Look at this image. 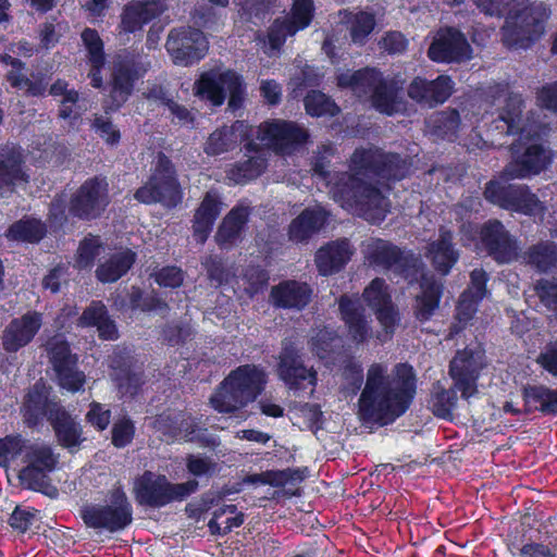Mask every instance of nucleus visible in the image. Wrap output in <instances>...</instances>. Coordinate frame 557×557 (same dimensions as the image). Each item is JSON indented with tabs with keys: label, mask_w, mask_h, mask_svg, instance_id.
Returning a JSON list of instances; mask_svg holds the SVG:
<instances>
[{
	"label": "nucleus",
	"mask_w": 557,
	"mask_h": 557,
	"mask_svg": "<svg viewBox=\"0 0 557 557\" xmlns=\"http://www.w3.org/2000/svg\"><path fill=\"white\" fill-rule=\"evenodd\" d=\"M28 441L21 433L0 437V467L8 468L12 461L25 454Z\"/></svg>",
	"instance_id": "6e6d98bb"
},
{
	"label": "nucleus",
	"mask_w": 557,
	"mask_h": 557,
	"mask_svg": "<svg viewBox=\"0 0 557 557\" xmlns=\"http://www.w3.org/2000/svg\"><path fill=\"white\" fill-rule=\"evenodd\" d=\"M484 199L500 209L533 215L542 209V202L529 186L491 180L483 190Z\"/></svg>",
	"instance_id": "f8f14e48"
},
{
	"label": "nucleus",
	"mask_w": 557,
	"mask_h": 557,
	"mask_svg": "<svg viewBox=\"0 0 557 557\" xmlns=\"http://www.w3.org/2000/svg\"><path fill=\"white\" fill-rule=\"evenodd\" d=\"M23 461L26 465L17 475L22 487L48 495V488L52 487L48 475L57 468L58 455L47 444H29Z\"/></svg>",
	"instance_id": "ddd939ff"
},
{
	"label": "nucleus",
	"mask_w": 557,
	"mask_h": 557,
	"mask_svg": "<svg viewBox=\"0 0 557 557\" xmlns=\"http://www.w3.org/2000/svg\"><path fill=\"white\" fill-rule=\"evenodd\" d=\"M137 255L129 248L112 253L107 260L100 262L95 271L96 278L102 284L117 282L133 268Z\"/></svg>",
	"instance_id": "58836bf2"
},
{
	"label": "nucleus",
	"mask_w": 557,
	"mask_h": 557,
	"mask_svg": "<svg viewBox=\"0 0 557 557\" xmlns=\"http://www.w3.org/2000/svg\"><path fill=\"white\" fill-rule=\"evenodd\" d=\"M348 168L349 172L335 173L330 193L343 209L362 216L380 209L384 195L380 187L361 176L389 184L404 180L409 173V164L399 153L373 145L357 147L349 158Z\"/></svg>",
	"instance_id": "f257e3e1"
},
{
	"label": "nucleus",
	"mask_w": 557,
	"mask_h": 557,
	"mask_svg": "<svg viewBox=\"0 0 557 557\" xmlns=\"http://www.w3.org/2000/svg\"><path fill=\"white\" fill-rule=\"evenodd\" d=\"M534 289L541 302L557 314V278H540Z\"/></svg>",
	"instance_id": "774afa93"
},
{
	"label": "nucleus",
	"mask_w": 557,
	"mask_h": 557,
	"mask_svg": "<svg viewBox=\"0 0 557 557\" xmlns=\"http://www.w3.org/2000/svg\"><path fill=\"white\" fill-rule=\"evenodd\" d=\"M312 296V287L297 280H284L272 286L270 290V301L273 307L285 310H304L311 302Z\"/></svg>",
	"instance_id": "c85d7f7f"
},
{
	"label": "nucleus",
	"mask_w": 557,
	"mask_h": 557,
	"mask_svg": "<svg viewBox=\"0 0 557 557\" xmlns=\"http://www.w3.org/2000/svg\"><path fill=\"white\" fill-rule=\"evenodd\" d=\"M455 85L454 79L447 74H441L434 79L417 75L407 86V96L418 104L435 108L451 97Z\"/></svg>",
	"instance_id": "412c9836"
},
{
	"label": "nucleus",
	"mask_w": 557,
	"mask_h": 557,
	"mask_svg": "<svg viewBox=\"0 0 557 557\" xmlns=\"http://www.w3.org/2000/svg\"><path fill=\"white\" fill-rule=\"evenodd\" d=\"M523 109L524 100L522 96L513 92L509 94L499 116L493 122L495 129L505 135H518L520 139L530 138L522 117Z\"/></svg>",
	"instance_id": "72a5a7b5"
},
{
	"label": "nucleus",
	"mask_w": 557,
	"mask_h": 557,
	"mask_svg": "<svg viewBox=\"0 0 557 557\" xmlns=\"http://www.w3.org/2000/svg\"><path fill=\"white\" fill-rule=\"evenodd\" d=\"M79 92L71 88V91L60 101L58 117L72 123L81 120L85 109L79 104Z\"/></svg>",
	"instance_id": "69168bd1"
},
{
	"label": "nucleus",
	"mask_w": 557,
	"mask_h": 557,
	"mask_svg": "<svg viewBox=\"0 0 557 557\" xmlns=\"http://www.w3.org/2000/svg\"><path fill=\"white\" fill-rule=\"evenodd\" d=\"M226 13L223 9L202 2L195 5L190 12V21L198 28L206 30H218L223 24Z\"/></svg>",
	"instance_id": "3c124183"
},
{
	"label": "nucleus",
	"mask_w": 557,
	"mask_h": 557,
	"mask_svg": "<svg viewBox=\"0 0 557 557\" xmlns=\"http://www.w3.org/2000/svg\"><path fill=\"white\" fill-rule=\"evenodd\" d=\"M49 422L61 447L72 449L78 447L84 441L82 425L64 407L53 410Z\"/></svg>",
	"instance_id": "e433bc0d"
},
{
	"label": "nucleus",
	"mask_w": 557,
	"mask_h": 557,
	"mask_svg": "<svg viewBox=\"0 0 557 557\" xmlns=\"http://www.w3.org/2000/svg\"><path fill=\"white\" fill-rule=\"evenodd\" d=\"M458 388L454 386L445 388L441 381L432 384L429 405L435 417L441 419H450L456 408Z\"/></svg>",
	"instance_id": "de8ad7c7"
},
{
	"label": "nucleus",
	"mask_w": 557,
	"mask_h": 557,
	"mask_svg": "<svg viewBox=\"0 0 557 557\" xmlns=\"http://www.w3.org/2000/svg\"><path fill=\"white\" fill-rule=\"evenodd\" d=\"M261 140L277 156H293L310 140L309 131L295 121L272 119L260 125Z\"/></svg>",
	"instance_id": "2eb2a0df"
},
{
	"label": "nucleus",
	"mask_w": 557,
	"mask_h": 557,
	"mask_svg": "<svg viewBox=\"0 0 557 557\" xmlns=\"http://www.w3.org/2000/svg\"><path fill=\"white\" fill-rule=\"evenodd\" d=\"M511 547L520 557H557V517L550 516L539 524L536 539L516 540Z\"/></svg>",
	"instance_id": "a878e982"
},
{
	"label": "nucleus",
	"mask_w": 557,
	"mask_h": 557,
	"mask_svg": "<svg viewBox=\"0 0 557 557\" xmlns=\"http://www.w3.org/2000/svg\"><path fill=\"white\" fill-rule=\"evenodd\" d=\"M201 264L206 270L208 280L215 287H220L228 283L231 273L222 256L209 255L202 260Z\"/></svg>",
	"instance_id": "bf43d9fd"
},
{
	"label": "nucleus",
	"mask_w": 557,
	"mask_h": 557,
	"mask_svg": "<svg viewBox=\"0 0 557 557\" xmlns=\"http://www.w3.org/2000/svg\"><path fill=\"white\" fill-rule=\"evenodd\" d=\"M528 0H474L475 4L490 15H511L513 21L506 22L504 41L515 48L527 49L545 33V25L550 16V9L543 2L531 3L521 10Z\"/></svg>",
	"instance_id": "7ed1b4c3"
},
{
	"label": "nucleus",
	"mask_w": 557,
	"mask_h": 557,
	"mask_svg": "<svg viewBox=\"0 0 557 557\" xmlns=\"http://www.w3.org/2000/svg\"><path fill=\"white\" fill-rule=\"evenodd\" d=\"M81 39L85 47L88 62L107 61L104 42L97 29L85 27L81 33Z\"/></svg>",
	"instance_id": "680f3d73"
},
{
	"label": "nucleus",
	"mask_w": 557,
	"mask_h": 557,
	"mask_svg": "<svg viewBox=\"0 0 557 557\" xmlns=\"http://www.w3.org/2000/svg\"><path fill=\"white\" fill-rule=\"evenodd\" d=\"M183 197L175 164L169 156L159 151L148 181L135 190L134 199L144 205L160 203L174 209L183 201Z\"/></svg>",
	"instance_id": "39448f33"
},
{
	"label": "nucleus",
	"mask_w": 557,
	"mask_h": 557,
	"mask_svg": "<svg viewBox=\"0 0 557 557\" xmlns=\"http://www.w3.org/2000/svg\"><path fill=\"white\" fill-rule=\"evenodd\" d=\"M362 299L373 311L385 335L392 338L400 321L398 308L393 302L388 284L382 277H374L363 289Z\"/></svg>",
	"instance_id": "6ab92c4d"
},
{
	"label": "nucleus",
	"mask_w": 557,
	"mask_h": 557,
	"mask_svg": "<svg viewBox=\"0 0 557 557\" xmlns=\"http://www.w3.org/2000/svg\"><path fill=\"white\" fill-rule=\"evenodd\" d=\"M511 150L513 157L500 175L506 181L537 175L552 163L550 151L540 143L529 144L521 153H518L516 145H512Z\"/></svg>",
	"instance_id": "aec40b11"
},
{
	"label": "nucleus",
	"mask_w": 557,
	"mask_h": 557,
	"mask_svg": "<svg viewBox=\"0 0 557 557\" xmlns=\"http://www.w3.org/2000/svg\"><path fill=\"white\" fill-rule=\"evenodd\" d=\"M375 27L374 14L359 11L350 20V38L354 44H363Z\"/></svg>",
	"instance_id": "052dcab7"
},
{
	"label": "nucleus",
	"mask_w": 557,
	"mask_h": 557,
	"mask_svg": "<svg viewBox=\"0 0 557 557\" xmlns=\"http://www.w3.org/2000/svg\"><path fill=\"white\" fill-rule=\"evenodd\" d=\"M44 323V315L37 310H29L18 318H13L5 326L2 346L7 352H16L33 342Z\"/></svg>",
	"instance_id": "b1692460"
},
{
	"label": "nucleus",
	"mask_w": 557,
	"mask_h": 557,
	"mask_svg": "<svg viewBox=\"0 0 557 557\" xmlns=\"http://www.w3.org/2000/svg\"><path fill=\"white\" fill-rule=\"evenodd\" d=\"M140 77L139 64L133 57H119L113 61L109 96L115 109H120L129 99Z\"/></svg>",
	"instance_id": "4be33fe9"
},
{
	"label": "nucleus",
	"mask_w": 557,
	"mask_h": 557,
	"mask_svg": "<svg viewBox=\"0 0 557 557\" xmlns=\"http://www.w3.org/2000/svg\"><path fill=\"white\" fill-rule=\"evenodd\" d=\"M222 205L216 190H209L205 194L191 221L193 237L197 244L203 245L209 238L214 223L221 214Z\"/></svg>",
	"instance_id": "473e14b6"
},
{
	"label": "nucleus",
	"mask_w": 557,
	"mask_h": 557,
	"mask_svg": "<svg viewBox=\"0 0 557 557\" xmlns=\"http://www.w3.org/2000/svg\"><path fill=\"white\" fill-rule=\"evenodd\" d=\"M109 191V183L106 176L88 177L71 195L69 214L84 222L100 219L111 202Z\"/></svg>",
	"instance_id": "9d476101"
},
{
	"label": "nucleus",
	"mask_w": 557,
	"mask_h": 557,
	"mask_svg": "<svg viewBox=\"0 0 557 557\" xmlns=\"http://www.w3.org/2000/svg\"><path fill=\"white\" fill-rule=\"evenodd\" d=\"M382 75L379 69L366 66L338 74L336 82L339 88H349L358 95H371Z\"/></svg>",
	"instance_id": "37998d69"
},
{
	"label": "nucleus",
	"mask_w": 557,
	"mask_h": 557,
	"mask_svg": "<svg viewBox=\"0 0 557 557\" xmlns=\"http://www.w3.org/2000/svg\"><path fill=\"white\" fill-rule=\"evenodd\" d=\"M115 369L119 370L116 376L119 392L123 396L136 397L145 384L144 371H135L131 366H117Z\"/></svg>",
	"instance_id": "5fc2aeb1"
},
{
	"label": "nucleus",
	"mask_w": 557,
	"mask_h": 557,
	"mask_svg": "<svg viewBox=\"0 0 557 557\" xmlns=\"http://www.w3.org/2000/svg\"><path fill=\"white\" fill-rule=\"evenodd\" d=\"M313 0H293L290 15L285 20L295 27L294 30H302L307 28L314 17Z\"/></svg>",
	"instance_id": "13d9d810"
},
{
	"label": "nucleus",
	"mask_w": 557,
	"mask_h": 557,
	"mask_svg": "<svg viewBox=\"0 0 557 557\" xmlns=\"http://www.w3.org/2000/svg\"><path fill=\"white\" fill-rule=\"evenodd\" d=\"M426 54L435 63L461 64L472 59L473 49L459 28L443 26L433 37Z\"/></svg>",
	"instance_id": "f3484780"
},
{
	"label": "nucleus",
	"mask_w": 557,
	"mask_h": 557,
	"mask_svg": "<svg viewBox=\"0 0 557 557\" xmlns=\"http://www.w3.org/2000/svg\"><path fill=\"white\" fill-rule=\"evenodd\" d=\"M101 243L97 237H85L81 240L76 252V264L79 269H89L99 255Z\"/></svg>",
	"instance_id": "338daca9"
},
{
	"label": "nucleus",
	"mask_w": 557,
	"mask_h": 557,
	"mask_svg": "<svg viewBox=\"0 0 557 557\" xmlns=\"http://www.w3.org/2000/svg\"><path fill=\"white\" fill-rule=\"evenodd\" d=\"M249 208L235 206L223 218L215 233V243L220 247H227L236 243L249 221Z\"/></svg>",
	"instance_id": "a19ab883"
},
{
	"label": "nucleus",
	"mask_w": 557,
	"mask_h": 557,
	"mask_svg": "<svg viewBox=\"0 0 557 557\" xmlns=\"http://www.w3.org/2000/svg\"><path fill=\"white\" fill-rule=\"evenodd\" d=\"M460 233L470 240H473V234H476L478 247L497 264H509L519 257L520 246L517 237L498 219H490L481 225L463 223Z\"/></svg>",
	"instance_id": "6e6552de"
},
{
	"label": "nucleus",
	"mask_w": 557,
	"mask_h": 557,
	"mask_svg": "<svg viewBox=\"0 0 557 557\" xmlns=\"http://www.w3.org/2000/svg\"><path fill=\"white\" fill-rule=\"evenodd\" d=\"M366 261L369 265L382 270H394L410 283L417 278L420 261L411 252H405L399 246L389 240L374 238L367 246Z\"/></svg>",
	"instance_id": "9b49d317"
},
{
	"label": "nucleus",
	"mask_w": 557,
	"mask_h": 557,
	"mask_svg": "<svg viewBox=\"0 0 557 557\" xmlns=\"http://www.w3.org/2000/svg\"><path fill=\"white\" fill-rule=\"evenodd\" d=\"M199 488L195 479L173 483L165 474L144 471L134 481L133 494L136 503L146 508H162L187 499Z\"/></svg>",
	"instance_id": "423d86ee"
},
{
	"label": "nucleus",
	"mask_w": 557,
	"mask_h": 557,
	"mask_svg": "<svg viewBox=\"0 0 557 557\" xmlns=\"http://www.w3.org/2000/svg\"><path fill=\"white\" fill-rule=\"evenodd\" d=\"M527 412L537 410L545 416H557V388L546 385H527L522 388Z\"/></svg>",
	"instance_id": "79ce46f5"
},
{
	"label": "nucleus",
	"mask_w": 557,
	"mask_h": 557,
	"mask_svg": "<svg viewBox=\"0 0 557 557\" xmlns=\"http://www.w3.org/2000/svg\"><path fill=\"white\" fill-rule=\"evenodd\" d=\"M306 113L312 117L336 116L341 109L335 101L321 90L311 89L304 98Z\"/></svg>",
	"instance_id": "603ef678"
},
{
	"label": "nucleus",
	"mask_w": 557,
	"mask_h": 557,
	"mask_svg": "<svg viewBox=\"0 0 557 557\" xmlns=\"http://www.w3.org/2000/svg\"><path fill=\"white\" fill-rule=\"evenodd\" d=\"M79 515L87 528L116 533L133 522V506L124 488L115 486L108 494V504L86 505Z\"/></svg>",
	"instance_id": "1a4fd4ad"
},
{
	"label": "nucleus",
	"mask_w": 557,
	"mask_h": 557,
	"mask_svg": "<svg viewBox=\"0 0 557 557\" xmlns=\"http://www.w3.org/2000/svg\"><path fill=\"white\" fill-rule=\"evenodd\" d=\"M0 62L12 67L5 74V79L12 88L23 91L25 97L39 98L46 95L49 85L46 74L37 72L27 77L23 73L26 70V63L8 53L0 54Z\"/></svg>",
	"instance_id": "393cba45"
},
{
	"label": "nucleus",
	"mask_w": 557,
	"mask_h": 557,
	"mask_svg": "<svg viewBox=\"0 0 557 557\" xmlns=\"http://www.w3.org/2000/svg\"><path fill=\"white\" fill-rule=\"evenodd\" d=\"M244 121H235L231 126L223 125L214 129L203 145L207 156L215 157L232 151L237 146V132L244 128Z\"/></svg>",
	"instance_id": "a18cd8bd"
},
{
	"label": "nucleus",
	"mask_w": 557,
	"mask_h": 557,
	"mask_svg": "<svg viewBox=\"0 0 557 557\" xmlns=\"http://www.w3.org/2000/svg\"><path fill=\"white\" fill-rule=\"evenodd\" d=\"M265 371L253 363L232 370L216 386L210 404L220 413H234L253 403L264 391Z\"/></svg>",
	"instance_id": "20e7f679"
},
{
	"label": "nucleus",
	"mask_w": 557,
	"mask_h": 557,
	"mask_svg": "<svg viewBox=\"0 0 557 557\" xmlns=\"http://www.w3.org/2000/svg\"><path fill=\"white\" fill-rule=\"evenodd\" d=\"M276 374L285 386L297 393L318 384V372L313 366L305 363V356L294 342L283 343L277 357Z\"/></svg>",
	"instance_id": "dca6fc26"
},
{
	"label": "nucleus",
	"mask_w": 557,
	"mask_h": 557,
	"mask_svg": "<svg viewBox=\"0 0 557 557\" xmlns=\"http://www.w3.org/2000/svg\"><path fill=\"white\" fill-rule=\"evenodd\" d=\"M339 319L344 323L348 339L359 346L373 336L371 322L358 298L342 295L337 299Z\"/></svg>",
	"instance_id": "5701e85b"
},
{
	"label": "nucleus",
	"mask_w": 557,
	"mask_h": 557,
	"mask_svg": "<svg viewBox=\"0 0 557 557\" xmlns=\"http://www.w3.org/2000/svg\"><path fill=\"white\" fill-rule=\"evenodd\" d=\"M326 223V212L323 209H304L288 225V239L299 244L308 242L320 232Z\"/></svg>",
	"instance_id": "c9c22d12"
},
{
	"label": "nucleus",
	"mask_w": 557,
	"mask_h": 557,
	"mask_svg": "<svg viewBox=\"0 0 557 557\" xmlns=\"http://www.w3.org/2000/svg\"><path fill=\"white\" fill-rule=\"evenodd\" d=\"M483 359L481 351L466 347L457 350L449 362L448 374L465 400L479 393L478 381L484 368Z\"/></svg>",
	"instance_id": "a211bd4d"
},
{
	"label": "nucleus",
	"mask_w": 557,
	"mask_h": 557,
	"mask_svg": "<svg viewBox=\"0 0 557 557\" xmlns=\"http://www.w3.org/2000/svg\"><path fill=\"white\" fill-rule=\"evenodd\" d=\"M206 34L193 26L172 28L166 37L165 49L175 65L193 66L206 58L209 51Z\"/></svg>",
	"instance_id": "4468645a"
},
{
	"label": "nucleus",
	"mask_w": 557,
	"mask_h": 557,
	"mask_svg": "<svg viewBox=\"0 0 557 557\" xmlns=\"http://www.w3.org/2000/svg\"><path fill=\"white\" fill-rule=\"evenodd\" d=\"M416 394L417 376L411 364L399 362L388 374L382 363H372L358 399L360 418L380 426L389 425L409 410Z\"/></svg>",
	"instance_id": "f03ea898"
},
{
	"label": "nucleus",
	"mask_w": 557,
	"mask_h": 557,
	"mask_svg": "<svg viewBox=\"0 0 557 557\" xmlns=\"http://www.w3.org/2000/svg\"><path fill=\"white\" fill-rule=\"evenodd\" d=\"M239 18L256 26L262 24L270 13L265 0H235Z\"/></svg>",
	"instance_id": "4d7b16f0"
},
{
	"label": "nucleus",
	"mask_w": 557,
	"mask_h": 557,
	"mask_svg": "<svg viewBox=\"0 0 557 557\" xmlns=\"http://www.w3.org/2000/svg\"><path fill=\"white\" fill-rule=\"evenodd\" d=\"M267 168L265 154L249 156L247 160L232 164L226 170V177L235 184H245L262 175Z\"/></svg>",
	"instance_id": "49530a36"
},
{
	"label": "nucleus",
	"mask_w": 557,
	"mask_h": 557,
	"mask_svg": "<svg viewBox=\"0 0 557 557\" xmlns=\"http://www.w3.org/2000/svg\"><path fill=\"white\" fill-rule=\"evenodd\" d=\"M40 519V510L29 506L16 505L7 522L13 533L24 535L30 532L33 527L38 523Z\"/></svg>",
	"instance_id": "864d4df0"
},
{
	"label": "nucleus",
	"mask_w": 557,
	"mask_h": 557,
	"mask_svg": "<svg viewBox=\"0 0 557 557\" xmlns=\"http://www.w3.org/2000/svg\"><path fill=\"white\" fill-rule=\"evenodd\" d=\"M525 264L539 273H550L557 269V244L553 240H542L533 244L523 252Z\"/></svg>",
	"instance_id": "c03bdc74"
},
{
	"label": "nucleus",
	"mask_w": 557,
	"mask_h": 557,
	"mask_svg": "<svg viewBox=\"0 0 557 557\" xmlns=\"http://www.w3.org/2000/svg\"><path fill=\"white\" fill-rule=\"evenodd\" d=\"M354 248L347 238L330 240L321 246L314 255L318 273L331 276L341 272L351 260Z\"/></svg>",
	"instance_id": "cd10ccee"
},
{
	"label": "nucleus",
	"mask_w": 557,
	"mask_h": 557,
	"mask_svg": "<svg viewBox=\"0 0 557 557\" xmlns=\"http://www.w3.org/2000/svg\"><path fill=\"white\" fill-rule=\"evenodd\" d=\"M451 230L441 226L438 237L426 246L425 257L436 273L446 276L460 258V251L454 243Z\"/></svg>",
	"instance_id": "bb28decb"
},
{
	"label": "nucleus",
	"mask_w": 557,
	"mask_h": 557,
	"mask_svg": "<svg viewBox=\"0 0 557 557\" xmlns=\"http://www.w3.org/2000/svg\"><path fill=\"white\" fill-rule=\"evenodd\" d=\"M46 351L54 372L78 364V356L72 351L70 343L62 335L50 337Z\"/></svg>",
	"instance_id": "09e8293b"
},
{
	"label": "nucleus",
	"mask_w": 557,
	"mask_h": 557,
	"mask_svg": "<svg viewBox=\"0 0 557 557\" xmlns=\"http://www.w3.org/2000/svg\"><path fill=\"white\" fill-rule=\"evenodd\" d=\"M196 94L212 106L220 107L228 97V107L237 111L244 107L247 85L244 76L233 69L212 67L200 74L195 83Z\"/></svg>",
	"instance_id": "0eeeda50"
},
{
	"label": "nucleus",
	"mask_w": 557,
	"mask_h": 557,
	"mask_svg": "<svg viewBox=\"0 0 557 557\" xmlns=\"http://www.w3.org/2000/svg\"><path fill=\"white\" fill-rule=\"evenodd\" d=\"M164 11L160 0H132L122 10L120 34H135Z\"/></svg>",
	"instance_id": "c756f323"
},
{
	"label": "nucleus",
	"mask_w": 557,
	"mask_h": 557,
	"mask_svg": "<svg viewBox=\"0 0 557 557\" xmlns=\"http://www.w3.org/2000/svg\"><path fill=\"white\" fill-rule=\"evenodd\" d=\"M63 406L51 399L44 386L35 384L24 396L21 407L23 422L29 429L40 425L46 418L49 421L50 413Z\"/></svg>",
	"instance_id": "7c9ffc66"
},
{
	"label": "nucleus",
	"mask_w": 557,
	"mask_h": 557,
	"mask_svg": "<svg viewBox=\"0 0 557 557\" xmlns=\"http://www.w3.org/2000/svg\"><path fill=\"white\" fill-rule=\"evenodd\" d=\"M48 234L46 222L33 215H24L13 222L4 232V237L9 242L36 245L39 244Z\"/></svg>",
	"instance_id": "ea45409f"
},
{
	"label": "nucleus",
	"mask_w": 557,
	"mask_h": 557,
	"mask_svg": "<svg viewBox=\"0 0 557 557\" xmlns=\"http://www.w3.org/2000/svg\"><path fill=\"white\" fill-rule=\"evenodd\" d=\"M400 81L396 78H386L382 75L373 92L370 95L372 107L380 113L393 116L398 112L399 104L403 103L399 92L401 90Z\"/></svg>",
	"instance_id": "4c0bfd02"
},
{
	"label": "nucleus",
	"mask_w": 557,
	"mask_h": 557,
	"mask_svg": "<svg viewBox=\"0 0 557 557\" xmlns=\"http://www.w3.org/2000/svg\"><path fill=\"white\" fill-rule=\"evenodd\" d=\"M187 472L197 478H211L218 472V463L210 457L201 454H189L186 457Z\"/></svg>",
	"instance_id": "e2e57ef3"
},
{
	"label": "nucleus",
	"mask_w": 557,
	"mask_h": 557,
	"mask_svg": "<svg viewBox=\"0 0 557 557\" xmlns=\"http://www.w3.org/2000/svg\"><path fill=\"white\" fill-rule=\"evenodd\" d=\"M136 433L134 421L124 416L117 419L111 429V443L115 448H124L129 445Z\"/></svg>",
	"instance_id": "0e129e2a"
},
{
	"label": "nucleus",
	"mask_w": 557,
	"mask_h": 557,
	"mask_svg": "<svg viewBox=\"0 0 557 557\" xmlns=\"http://www.w3.org/2000/svg\"><path fill=\"white\" fill-rule=\"evenodd\" d=\"M310 351L320 360L332 359L341 347L337 332L327 326L319 329L308 341Z\"/></svg>",
	"instance_id": "8fccbe9b"
},
{
	"label": "nucleus",
	"mask_w": 557,
	"mask_h": 557,
	"mask_svg": "<svg viewBox=\"0 0 557 557\" xmlns=\"http://www.w3.org/2000/svg\"><path fill=\"white\" fill-rule=\"evenodd\" d=\"M23 164L24 157L20 147L5 146L0 150V194L13 189L17 182H28L29 176Z\"/></svg>",
	"instance_id": "f704fd0d"
},
{
	"label": "nucleus",
	"mask_w": 557,
	"mask_h": 557,
	"mask_svg": "<svg viewBox=\"0 0 557 557\" xmlns=\"http://www.w3.org/2000/svg\"><path fill=\"white\" fill-rule=\"evenodd\" d=\"M419 293L413 298V317L420 323L430 321L438 310L444 293V285L434 275L422 274Z\"/></svg>",
	"instance_id": "2f4dec72"
}]
</instances>
